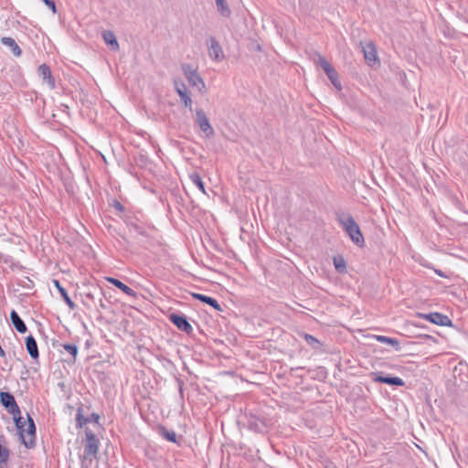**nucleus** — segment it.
<instances>
[{
  "mask_svg": "<svg viewBox=\"0 0 468 468\" xmlns=\"http://www.w3.org/2000/svg\"><path fill=\"white\" fill-rule=\"evenodd\" d=\"M190 179L192 181V183L197 186V187L202 191L203 193H206L205 191V184L201 178V176H199V174L197 173H193L192 175H190Z\"/></svg>",
  "mask_w": 468,
  "mask_h": 468,
  "instance_id": "nucleus-30",
  "label": "nucleus"
},
{
  "mask_svg": "<svg viewBox=\"0 0 468 468\" xmlns=\"http://www.w3.org/2000/svg\"><path fill=\"white\" fill-rule=\"evenodd\" d=\"M317 64L324 69V72H326L332 67L326 58L322 56L318 57Z\"/></svg>",
  "mask_w": 468,
  "mask_h": 468,
  "instance_id": "nucleus-32",
  "label": "nucleus"
},
{
  "mask_svg": "<svg viewBox=\"0 0 468 468\" xmlns=\"http://www.w3.org/2000/svg\"><path fill=\"white\" fill-rule=\"evenodd\" d=\"M108 229L112 235H113V232L116 231V229L111 222L108 223Z\"/></svg>",
  "mask_w": 468,
  "mask_h": 468,
  "instance_id": "nucleus-36",
  "label": "nucleus"
},
{
  "mask_svg": "<svg viewBox=\"0 0 468 468\" xmlns=\"http://www.w3.org/2000/svg\"><path fill=\"white\" fill-rule=\"evenodd\" d=\"M216 5L218 11L224 17H229L231 15V11L225 0H216Z\"/></svg>",
  "mask_w": 468,
  "mask_h": 468,
  "instance_id": "nucleus-27",
  "label": "nucleus"
},
{
  "mask_svg": "<svg viewBox=\"0 0 468 468\" xmlns=\"http://www.w3.org/2000/svg\"><path fill=\"white\" fill-rule=\"evenodd\" d=\"M90 421L89 418H84L81 414V410L79 409L76 415L77 427H82L84 424Z\"/></svg>",
  "mask_w": 468,
  "mask_h": 468,
  "instance_id": "nucleus-31",
  "label": "nucleus"
},
{
  "mask_svg": "<svg viewBox=\"0 0 468 468\" xmlns=\"http://www.w3.org/2000/svg\"><path fill=\"white\" fill-rule=\"evenodd\" d=\"M301 335L313 349L322 350V344L316 337L307 333H303Z\"/></svg>",
  "mask_w": 468,
  "mask_h": 468,
  "instance_id": "nucleus-23",
  "label": "nucleus"
},
{
  "mask_svg": "<svg viewBox=\"0 0 468 468\" xmlns=\"http://www.w3.org/2000/svg\"><path fill=\"white\" fill-rule=\"evenodd\" d=\"M247 423L249 429L255 432L264 433L267 431L268 425L263 418L250 414L248 416Z\"/></svg>",
  "mask_w": 468,
  "mask_h": 468,
  "instance_id": "nucleus-9",
  "label": "nucleus"
},
{
  "mask_svg": "<svg viewBox=\"0 0 468 468\" xmlns=\"http://www.w3.org/2000/svg\"><path fill=\"white\" fill-rule=\"evenodd\" d=\"M420 315L425 320L437 325L451 326L452 324V320L447 315L441 313H430Z\"/></svg>",
  "mask_w": 468,
  "mask_h": 468,
  "instance_id": "nucleus-10",
  "label": "nucleus"
},
{
  "mask_svg": "<svg viewBox=\"0 0 468 468\" xmlns=\"http://www.w3.org/2000/svg\"><path fill=\"white\" fill-rule=\"evenodd\" d=\"M43 2L48 8L52 10L54 14L57 12L56 4L53 0H43Z\"/></svg>",
  "mask_w": 468,
  "mask_h": 468,
  "instance_id": "nucleus-34",
  "label": "nucleus"
},
{
  "mask_svg": "<svg viewBox=\"0 0 468 468\" xmlns=\"http://www.w3.org/2000/svg\"><path fill=\"white\" fill-rule=\"evenodd\" d=\"M107 281H109L110 282H112L113 285L117 286V278L108 277V278H107Z\"/></svg>",
  "mask_w": 468,
  "mask_h": 468,
  "instance_id": "nucleus-37",
  "label": "nucleus"
},
{
  "mask_svg": "<svg viewBox=\"0 0 468 468\" xmlns=\"http://www.w3.org/2000/svg\"><path fill=\"white\" fill-rule=\"evenodd\" d=\"M119 217H121L124 223L129 228L130 231H133L138 234H144L143 229L137 224L138 218L135 216L128 214V208L126 206L119 201Z\"/></svg>",
  "mask_w": 468,
  "mask_h": 468,
  "instance_id": "nucleus-5",
  "label": "nucleus"
},
{
  "mask_svg": "<svg viewBox=\"0 0 468 468\" xmlns=\"http://www.w3.org/2000/svg\"><path fill=\"white\" fill-rule=\"evenodd\" d=\"M333 262H334L335 271L338 273L346 272V260L344 259L343 256H341V255L335 256L333 259Z\"/></svg>",
  "mask_w": 468,
  "mask_h": 468,
  "instance_id": "nucleus-26",
  "label": "nucleus"
},
{
  "mask_svg": "<svg viewBox=\"0 0 468 468\" xmlns=\"http://www.w3.org/2000/svg\"><path fill=\"white\" fill-rule=\"evenodd\" d=\"M375 338L382 344H388V345L392 346L395 348V350H397V351L400 350V348H401L399 341L396 338H392V337H388V336H385V335H375Z\"/></svg>",
  "mask_w": 468,
  "mask_h": 468,
  "instance_id": "nucleus-24",
  "label": "nucleus"
},
{
  "mask_svg": "<svg viewBox=\"0 0 468 468\" xmlns=\"http://www.w3.org/2000/svg\"><path fill=\"white\" fill-rule=\"evenodd\" d=\"M325 74L327 75L328 79L331 80L332 84L338 90H341V83L338 80V73L336 70L331 67Z\"/></svg>",
  "mask_w": 468,
  "mask_h": 468,
  "instance_id": "nucleus-28",
  "label": "nucleus"
},
{
  "mask_svg": "<svg viewBox=\"0 0 468 468\" xmlns=\"http://www.w3.org/2000/svg\"><path fill=\"white\" fill-rule=\"evenodd\" d=\"M0 468H2V467L0 466Z\"/></svg>",
  "mask_w": 468,
  "mask_h": 468,
  "instance_id": "nucleus-39",
  "label": "nucleus"
},
{
  "mask_svg": "<svg viewBox=\"0 0 468 468\" xmlns=\"http://www.w3.org/2000/svg\"><path fill=\"white\" fill-rule=\"evenodd\" d=\"M182 70L184 72V75L186 76L188 83L196 87L199 91H204L206 89L205 82L203 79L200 77V75L197 72V69L193 68L190 64H183L182 65Z\"/></svg>",
  "mask_w": 468,
  "mask_h": 468,
  "instance_id": "nucleus-4",
  "label": "nucleus"
},
{
  "mask_svg": "<svg viewBox=\"0 0 468 468\" xmlns=\"http://www.w3.org/2000/svg\"><path fill=\"white\" fill-rule=\"evenodd\" d=\"M102 38L107 45L117 46V39L115 34L112 31H104L102 33Z\"/></svg>",
  "mask_w": 468,
  "mask_h": 468,
  "instance_id": "nucleus-29",
  "label": "nucleus"
},
{
  "mask_svg": "<svg viewBox=\"0 0 468 468\" xmlns=\"http://www.w3.org/2000/svg\"><path fill=\"white\" fill-rule=\"evenodd\" d=\"M169 321L174 324L177 329L190 335L193 332V327L187 321L186 316L184 314L171 313L168 314Z\"/></svg>",
  "mask_w": 468,
  "mask_h": 468,
  "instance_id": "nucleus-7",
  "label": "nucleus"
},
{
  "mask_svg": "<svg viewBox=\"0 0 468 468\" xmlns=\"http://www.w3.org/2000/svg\"><path fill=\"white\" fill-rule=\"evenodd\" d=\"M110 206L114 209V210H117V199L116 198H112V201L110 202Z\"/></svg>",
  "mask_w": 468,
  "mask_h": 468,
  "instance_id": "nucleus-35",
  "label": "nucleus"
},
{
  "mask_svg": "<svg viewBox=\"0 0 468 468\" xmlns=\"http://www.w3.org/2000/svg\"><path fill=\"white\" fill-rule=\"evenodd\" d=\"M176 90L180 97L181 101L184 103L186 107L189 110H192V99L187 93L186 87L184 83H176Z\"/></svg>",
  "mask_w": 468,
  "mask_h": 468,
  "instance_id": "nucleus-14",
  "label": "nucleus"
},
{
  "mask_svg": "<svg viewBox=\"0 0 468 468\" xmlns=\"http://www.w3.org/2000/svg\"><path fill=\"white\" fill-rule=\"evenodd\" d=\"M157 430L158 433L165 438L168 441L175 443L176 442L177 435L174 431H169L164 426H159Z\"/></svg>",
  "mask_w": 468,
  "mask_h": 468,
  "instance_id": "nucleus-25",
  "label": "nucleus"
},
{
  "mask_svg": "<svg viewBox=\"0 0 468 468\" xmlns=\"http://www.w3.org/2000/svg\"><path fill=\"white\" fill-rule=\"evenodd\" d=\"M207 44L209 45V47H208L209 58L214 60H217V61L222 60L224 58V54H223L222 48L220 47L218 40L214 37H210L208 38Z\"/></svg>",
  "mask_w": 468,
  "mask_h": 468,
  "instance_id": "nucleus-11",
  "label": "nucleus"
},
{
  "mask_svg": "<svg viewBox=\"0 0 468 468\" xmlns=\"http://www.w3.org/2000/svg\"><path fill=\"white\" fill-rule=\"evenodd\" d=\"M1 42L4 46L10 48L13 55L16 58L20 57L22 55V49L17 45L16 40L9 37H4L1 38Z\"/></svg>",
  "mask_w": 468,
  "mask_h": 468,
  "instance_id": "nucleus-17",
  "label": "nucleus"
},
{
  "mask_svg": "<svg viewBox=\"0 0 468 468\" xmlns=\"http://www.w3.org/2000/svg\"><path fill=\"white\" fill-rule=\"evenodd\" d=\"M338 221L356 245L358 247H363L365 245V239L360 228L352 216L346 215L345 217H341L338 218Z\"/></svg>",
  "mask_w": 468,
  "mask_h": 468,
  "instance_id": "nucleus-1",
  "label": "nucleus"
},
{
  "mask_svg": "<svg viewBox=\"0 0 468 468\" xmlns=\"http://www.w3.org/2000/svg\"><path fill=\"white\" fill-rule=\"evenodd\" d=\"M373 380L375 382L385 383V384H388V385H392V386L402 387L405 385L403 379L399 377H391V376L384 377L381 375H376V377L373 378Z\"/></svg>",
  "mask_w": 468,
  "mask_h": 468,
  "instance_id": "nucleus-16",
  "label": "nucleus"
},
{
  "mask_svg": "<svg viewBox=\"0 0 468 468\" xmlns=\"http://www.w3.org/2000/svg\"><path fill=\"white\" fill-rule=\"evenodd\" d=\"M363 52L365 59L368 63L377 61V50L373 43L367 44V46L363 48Z\"/></svg>",
  "mask_w": 468,
  "mask_h": 468,
  "instance_id": "nucleus-21",
  "label": "nucleus"
},
{
  "mask_svg": "<svg viewBox=\"0 0 468 468\" xmlns=\"http://www.w3.org/2000/svg\"><path fill=\"white\" fill-rule=\"evenodd\" d=\"M91 417H94V419H95V420H97V419H98V416H96V415H95V413H92V414H91Z\"/></svg>",
  "mask_w": 468,
  "mask_h": 468,
  "instance_id": "nucleus-38",
  "label": "nucleus"
},
{
  "mask_svg": "<svg viewBox=\"0 0 468 468\" xmlns=\"http://www.w3.org/2000/svg\"><path fill=\"white\" fill-rule=\"evenodd\" d=\"M23 431L18 430L20 432V437L22 439L23 444L27 448H32L35 446V438H36V426L33 419L27 414V426H26V421L22 420Z\"/></svg>",
  "mask_w": 468,
  "mask_h": 468,
  "instance_id": "nucleus-3",
  "label": "nucleus"
},
{
  "mask_svg": "<svg viewBox=\"0 0 468 468\" xmlns=\"http://www.w3.org/2000/svg\"><path fill=\"white\" fill-rule=\"evenodd\" d=\"M10 320L17 332H19L21 334H24L27 332V327L26 324L24 323V321L20 318V316L15 310H12L10 313Z\"/></svg>",
  "mask_w": 468,
  "mask_h": 468,
  "instance_id": "nucleus-19",
  "label": "nucleus"
},
{
  "mask_svg": "<svg viewBox=\"0 0 468 468\" xmlns=\"http://www.w3.org/2000/svg\"><path fill=\"white\" fill-rule=\"evenodd\" d=\"M196 122L207 137L210 138L214 135V129L210 125L208 118L202 109L196 110Z\"/></svg>",
  "mask_w": 468,
  "mask_h": 468,
  "instance_id": "nucleus-8",
  "label": "nucleus"
},
{
  "mask_svg": "<svg viewBox=\"0 0 468 468\" xmlns=\"http://www.w3.org/2000/svg\"><path fill=\"white\" fill-rule=\"evenodd\" d=\"M0 402L2 406L14 416L17 430L23 431L22 417L20 416V410L15 397L9 392L2 391L0 392Z\"/></svg>",
  "mask_w": 468,
  "mask_h": 468,
  "instance_id": "nucleus-2",
  "label": "nucleus"
},
{
  "mask_svg": "<svg viewBox=\"0 0 468 468\" xmlns=\"http://www.w3.org/2000/svg\"><path fill=\"white\" fill-rule=\"evenodd\" d=\"M38 74L51 89L55 88V80L52 77L50 68L47 64H42L38 67Z\"/></svg>",
  "mask_w": 468,
  "mask_h": 468,
  "instance_id": "nucleus-15",
  "label": "nucleus"
},
{
  "mask_svg": "<svg viewBox=\"0 0 468 468\" xmlns=\"http://www.w3.org/2000/svg\"><path fill=\"white\" fill-rule=\"evenodd\" d=\"M54 284L56 286V288L58 289V291L60 292V295L61 297L63 298V300L65 301V303L68 304V306L71 309V310H74L76 305L75 303L71 301V299L69 298V296L68 295V292L67 291L65 290V288L59 283L58 281L55 280L54 281Z\"/></svg>",
  "mask_w": 468,
  "mask_h": 468,
  "instance_id": "nucleus-22",
  "label": "nucleus"
},
{
  "mask_svg": "<svg viewBox=\"0 0 468 468\" xmlns=\"http://www.w3.org/2000/svg\"><path fill=\"white\" fill-rule=\"evenodd\" d=\"M87 443L84 449L85 455H94L98 452V440L92 432H86Z\"/></svg>",
  "mask_w": 468,
  "mask_h": 468,
  "instance_id": "nucleus-13",
  "label": "nucleus"
},
{
  "mask_svg": "<svg viewBox=\"0 0 468 468\" xmlns=\"http://www.w3.org/2000/svg\"><path fill=\"white\" fill-rule=\"evenodd\" d=\"M26 347L27 351L28 352L29 356L33 359H37L39 356L38 347L36 339L33 335H28L26 338Z\"/></svg>",
  "mask_w": 468,
  "mask_h": 468,
  "instance_id": "nucleus-18",
  "label": "nucleus"
},
{
  "mask_svg": "<svg viewBox=\"0 0 468 468\" xmlns=\"http://www.w3.org/2000/svg\"><path fill=\"white\" fill-rule=\"evenodd\" d=\"M192 296H193V298L212 306L215 310H218V311L222 310V308H221L220 304L218 303V301L210 296L201 294V293H197V292H193Z\"/></svg>",
  "mask_w": 468,
  "mask_h": 468,
  "instance_id": "nucleus-20",
  "label": "nucleus"
},
{
  "mask_svg": "<svg viewBox=\"0 0 468 468\" xmlns=\"http://www.w3.org/2000/svg\"><path fill=\"white\" fill-rule=\"evenodd\" d=\"M63 348L69 352L73 357H76L78 354V346L72 344H64Z\"/></svg>",
  "mask_w": 468,
  "mask_h": 468,
  "instance_id": "nucleus-33",
  "label": "nucleus"
},
{
  "mask_svg": "<svg viewBox=\"0 0 468 468\" xmlns=\"http://www.w3.org/2000/svg\"><path fill=\"white\" fill-rule=\"evenodd\" d=\"M116 299L112 297L110 292H103V298L100 300V305L102 309V314H114L115 313V303Z\"/></svg>",
  "mask_w": 468,
  "mask_h": 468,
  "instance_id": "nucleus-12",
  "label": "nucleus"
},
{
  "mask_svg": "<svg viewBox=\"0 0 468 468\" xmlns=\"http://www.w3.org/2000/svg\"><path fill=\"white\" fill-rule=\"evenodd\" d=\"M119 292L122 293V297L119 296V302L122 300L124 304L133 306L139 299L136 287L128 286L121 281H119Z\"/></svg>",
  "mask_w": 468,
  "mask_h": 468,
  "instance_id": "nucleus-6",
  "label": "nucleus"
}]
</instances>
